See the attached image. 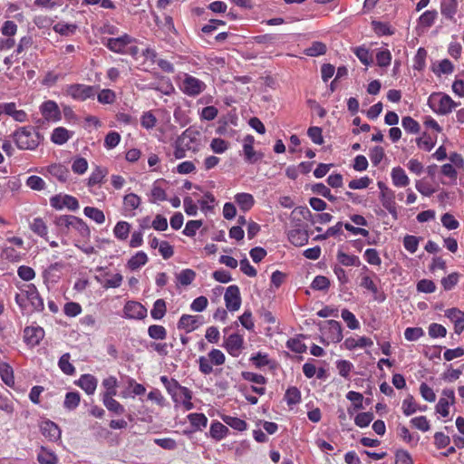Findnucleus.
Returning <instances> with one entry per match:
<instances>
[{"instance_id": "1", "label": "nucleus", "mask_w": 464, "mask_h": 464, "mask_svg": "<svg viewBox=\"0 0 464 464\" xmlns=\"http://www.w3.org/2000/svg\"><path fill=\"white\" fill-rule=\"evenodd\" d=\"M16 147L22 150H35L44 137L33 126L18 128L12 135Z\"/></svg>"}, {"instance_id": "2", "label": "nucleus", "mask_w": 464, "mask_h": 464, "mask_svg": "<svg viewBox=\"0 0 464 464\" xmlns=\"http://www.w3.org/2000/svg\"><path fill=\"white\" fill-rule=\"evenodd\" d=\"M21 292L27 298L30 304L29 313L41 312L44 310V301L34 284L24 285L21 288Z\"/></svg>"}, {"instance_id": "3", "label": "nucleus", "mask_w": 464, "mask_h": 464, "mask_svg": "<svg viewBox=\"0 0 464 464\" xmlns=\"http://www.w3.org/2000/svg\"><path fill=\"white\" fill-rule=\"evenodd\" d=\"M98 87L75 83L69 85L66 89V92L74 100L86 101L87 99L93 98L97 92Z\"/></svg>"}, {"instance_id": "4", "label": "nucleus", "mask_w": 464, "mask_h": 464, "mask_svg": "<svg viewBox=\"0 0 464 464\" xmlns=\"http://www.w3.org/2000/svg\"><path fill=\"white\" fill-rule=\"evenodd\" d=\"M430 106L437 113L445 115L450 113L456 106V103L449 95H439L430 100Z\"/></svg>"}, {"instance_id": "5", "label": "nucleus", "mask_w": 464, "mask_h": 464, "mask_svg": "<svg viewBox=\"0 0 464 464\" xmlns=\"http://www.w3.org/2000/svg\"><path fill=\"white\" fill-rule=\"evenodd\" d=\"M124 317L142 320L147 316V308L137 301H128L123 307Z\"/></svg>"}, {"instance_id": "6", "label": "nucleus", "mask_w": 464, "mask_h": 464, "mask_svg": "<svg viewBox=\"0 0 464 464\" xmlns=\"http://www.w3.org/2000/svg\"><path fill=\"white\" fill-rule=\"evenodd\" d=\"M226 307L231 312L237 311L241 305V295L237 285H229L224 295Z\"/></svg>"}, {"instance_id": "7", "label": "nucleus", "mask_w": 464, "mask_h": 464, "mask_svg": "<svg viewBox=\"0 0 464 464\" xmlns=\"http://www.w3.org/2000/svg\"><path fill=\"white\" fill-rule=\"evenodd\" d=\"M205 87L206 85L202 81L191 75H186L181 84L182 92L189 96L198 95L204 91Z\"/></svg>"}, {"instance_id": "8", "label": "nucleus", "mask_w": 464, "mask_h": 464, "mask_svg": "<svg viewBox=\"0 0 464 464\" xmlns=\"http://www.w3.org/2000/svg\"><path fill=\"white\" fill-rule=\"evenodd\" d=\"M132 42H134V39L125 34L117 38H108L106 42H103V44L111 52L124 53L125 47Z\"/></svg>"}, {"instance_id": "9", "label": "nucleus", "mask_w": 464, "mask_h": 464, "mask_svg": "<svg viewBox=\"0 0 464 464\" xmlns=\"http://www.w3.org/2000/svg\"><path fill=\"white\" fill-rule=\"evenodd\" d=\"M40 431L50 441H57L61 438V430L57 424L50 420H42L39 424Z\"/></svg>"}, {"instance_id": "10", "label": "nucleus", "mask_w": 464, "mask_h": 464, "mask_svg": "<svg viewBox=\"0 0 464 464\" xmlns=\"http://www.w3.org/2000/svg\"><path fill=\"white\" fill-rule=\"evenodd\" d=\"M254 142L255 139L251 135H246L244 139L243 151L245 160L246 162L251 164L257 162L263 157L261 152H257L254 150Z\"/></svg>"}, {"instance_id": "11", "label": "nucleus", "mask_w": 464, "mask_h": 464, "mask_svg": "<svg viewBox=\"0 0 464 464\" xmlns=\"http://www.w3.org/2000/svg\"><path fill=\"white\" fill-rule=\"evenodd\" d=\"M243 343L244 339L242 335L232 334L225 340L224 347L230 355L237 357L241 353Z\"/></svg>"}, {"instance_id": "12", "label": "nucleus", "mask_w": 464, "mask_h": 464, "mask_svg": "<svg viewBox=\"0 0 464 464\" xmlns=\"http://www.w3.org/2000/svg\"><path fill=\"white\" fill-rule=\"evenodd\" d=\"M43 117L48 121H57L61 119V111L53 101H46L40 107Z\"/></svg>"}, {"instance_id": "13", "label": "nucleus", "mask_w": 464, "mask_h": 464, "mask_svg": "<svg viewBox=\"0 0 464 464\" xmlns=\"http://www.w3.org/2000/svg\"><path fill=\"white\" fill-rule=\"evenodd\" d=\"M6 114L16 121L24 122L26 121L27 115L24 111L17 110L14 102H7L0 104V116Z\"/></svg>"}, {"instance_id": "14", "label": "nucleus", "mask_w": 464, "mask_h": 464, "mask_svg": "<svg viewBox=\"0 0 464 464\" xmlns=\"http://www.w3.org/2000/svg\"><path fill=\"white\" fill-rule=\"evenodd\" d=\"M44 337V331L40 326H27L24 331V341L33 346L39 344Z\"/></svg>"}, {"instance_id": "15", "label": "nucleus", "mask_w": 464, "mask_h": 464, "mask_svg": "<svg viewBox=\"0 0 464 464\" xmlns=\"http://www.w3.org/2000/svg\"><path fill=\"white\" fill-rule=\"evenodd\" d=\"M445 316L454 324L455 333L460 334L464 330V313L454 307L446 310Z\"/></svg>"}, {"instance_id": "16", "label": "nucleus", "mask_w": 464, "mask_h": 464, "mask_svg": "<svg viewBox=\"0 0 464 464\" xmlns=\"http://www.w3.org/2000/svg\"><path fill=\"white\" fill-rule=\"evenodd\" d=\"M200 317L198 315L183 314L178 323V328L184 330L186 333H190L200 324Z\"/></svg>"}, {"instance_id": "17", "label": "nucleus", "mask_w": 464, "mask_h": 464, "mask_svg": "<svg viewBox=\"0 0 464 464\" xmlns=\"http://www.w3.org/2000/svg\"><path fill=\"white\" fill-rule=\"evenodd\" d=\"M380 199L382 207L389 211L394 218L397 217V208L395 202V193L392 189L385 193H380Z\"/></svg>"}, {"instance_id": "18", "label": "nucleus", "mask_w": 464, "mask_h": 464, "mask_svg": "<svg viewBox=\"0 0 464 464\" xmlns=\"http://www.w3.org/2000/svg\"><path fill=\"white\" fill-rule=\"evenodd\" d=\"M48 173L57 179L60 182H66L70 176L68 168L60 163H54L47 167Z\"/></svg>"}, {"instance_id": "19", "label": "nucleus", "mask_w": 464, "mask_h": 464, "mask_svg": "<svg viewBox=\"0 0 464 464\" xmlns=\"http://www.w3.org/2000/svg\"><path fill=\"white\" fill-rule=\"evenodd\" d=\"M324 329L327 330L328 337L332 342L338 343L343 339V332L341 324L335 320H328L325 322Z\"/></svg>"}, {"instance_id": "20", "label": "nucleus", "mask_w": 464, "mask_h": 464, "mask_svg": "<svg viewBox=\"0 0 464 464\" xmlns=\"http://www.w3.org/2000/svg\"><path fill=\"white\" fill-rule=\"evenodd\" d=\"M189 132H182V134L176 140V147L174 150V157L176 159H183L186 156V150H191L192 146L187 142V138Z\"/></svg>"}, {"instance_id": "21", "label": "nucleus", "mask_w": 464, "mask_h": 464, "mask_svg": "<svg viewBox=\"0 0 464 464\" xmlns=\"http://www.w3.org/2000/svg\"><path fill=\"white\" fill-rule=\"evenodd\" d=\"M75 216L63 215L56 217L54 224L63 234H68L72 228Z\"/></svg>"}, {"instance_id": "22", "label": "nucleus", "mask_w": 464, "mask_h": 464, "mask_svg": "<svg viewBox=\"0 0 464 464\" xmlns=\"http://www.w3.org/2000/svg\"><path fill=\"white\" fill-rule=\"evenodd\" d=\"M309 236L306 231L302 229H292L288 232V239L289 241L296 246H302L308 242Z\"/></svg>"}, {"instance_id": "23", "label": "nucleus", "mask_w": 464, "mask_h": 464, "mask_svg": "<svg viewBox=\"0 0 464 464\" xmlns=\"http://www.w3.org/2000/svg\"><path fill=\"white\" fill-rule=\"evenodd\" d=\"M392 183L396 187H406L410 183V179L406 175L404 169L401 167H396L392 169Z\"/></svg>"}, {"instance_id": "24", "label": "nucleus", "mask_w": 464, "mask_h": 464, "mask_svg": "<svg viewBox=\"0 0 464 464\" xmlns=\"http://www.w3.org/2000/svg\"><path fill=\"white\" fill-rule=\"evenodd\" d=\"M97 379L91 374H83L79 380V386L85 391L87 394H93L97 387Z\"/></svg>"}, {"instance_id": "25", "label": "nucleus", "mask_w": 464, "mask_h": 464, "mask_svg": "<svg viewBox=\"0 0 464 464\" xmlns=\"http://www.w3.org/2000/svg\"><path fill=\"white\" fill-rule=\"evenodd\" d=\"M235 201L244 212L250 210L255 204L254 197L249 193H237Z\"/></svg>"}, {"instance_id": "26", "label": "nucleus", "mask_w": 464, "mask_h": 464, "mask_svg": "<svg viewBox=\"0 0 464 464\" xmlns=\"http://www.w3.org/2000/svg\"><path fill=\"white\" fill-rule=\"evenodd\" d=\"M343 344L346 349L351 351L357 347H370L373 344V342L372 341V339L365 336L359 337L358 339L350 337L344 341Z\"/></svg>"}, {"instance_id": "27", "label": "nucleus", "mask_w": 464, "mask_h": 464, "mask_svg": "<svg viewBox=\"0 0 464 464\" xmlns=\"http://www.w3.org/2000/svg\"><path fill=\"white\" fill-rule=\"evenodd\" d=\"M402 411L406 416L412 415L417 411H424L427 406L420 407L411 395L407 396L402 401Z\"/></svg>"}, {"instance_id": "28", "label": "nucleus", "mask_w": 464, "mask_h": 464, "mask_svg": "<svg viewBox=\"0 0 464 464\" xmlns=\"http://www.w3.org/2000/svg\"><path fill=\"white\" fill-rule=\"evenodd\" d=\"M72 137L70 131L63 127L55 128L52 133L51 140L58 145L64 144Z\"/></svg>"}, {"instance_id": "29", "label": "nucleus", "mask_w": 464, "mask_h": 464, "mask_svg": "<svg viewBox=\"0 0 464 464\" xmlns=\"http://www.w3.org/2000/svg\"><path fill=\"white\" fill-rule=\"evenodd\" d=\"M228 429L227 426L219 421H215L211 424L209 430V435L216 440H220L227 436Z\"/></svg>"}, {"instance_id": "30", "label": "nucleus", "mask_w": 464, "mask_h": 464, "mask_svg": "<svg viewBox=\"0 0 464 464\" xmlns=\"http://www.w3.org/2000/svg\"><path fill=\"white\" fill-rule=\"evenodd\" d=\"M83 239L88 240L91 236V230L88 225L80 218L75 217L72 228Z\"/></svg>"}, {"instance_id": "31", "label": "nucleus", "mask_w": 464, "mask_h": 464, "mask_svg": "<svg viewBox=\"0 0 464 464\" xmlns=\"http://www.w3.org/2000/svg\"><path fill=\"white\" fill-rule=\"evenodd\" d=\"M0 376L2 381L9 387H13L14 384V372L12 367L5 363H0Z\"/></svg>"}, {"instance_id": "32", "label": "nucleus", "mask_w": 464, "mask_h": 464, "mask_svg": "<svg viewBox=\"0 0 464 464\" xmlns=\"http://www.w3.org/2000/svg\"><path fill=\"white\" fill-rule=\"evenodd\" d=\"M37 459L40 464H57L58 461L54 452L47 450L45 447H41Z\"/></svg>"}, {"instance_id": "33", "label": "nucleus", "mask_w": 464, "mask_h": 464, "mask_svg": "<svg viewBox=\"0 0 464 464\" xmlns=\"http://www.w3.org/2000/svg\"><path fill=\"white\" fill-rule=\"evenodd\" d=\"M102 401L105 407L115 414L121 415L125 412L124 407L113 396H102Z\"/></svg>"}, {"instance_id": "34", "label": "nucleus", "mask_w": 464, "mask_h": 464, "mask_svg": "<svg viewBox=\"0 0 464 464\" xmlns=\"http://www.w3.org/2000/svg\"><path fill=\"white\" fill-rule=\"evenodd\" d=\"M192 395L191 392L186 388L183 387L179 392H178L177 400H174L176 402L182 403L186 411L191 410L194 405L191 402Z\"/></svg>"}, {"instance_id": "35", "label": "nucleus", "mask_w": 464, "mask_h": 464, "mask_svg": "<svg viewBox=\"0 0 464 464\" xmlns=\"http://www.w3.org/2000/svg\"><path fill=\"white\" fill-rule=\"evenodd\" d=\"M326 51L327 47L324 43L315 41L312 43L311 46L304 49V53L307 56L315 57L324 54Z\"/></svg>"}, {"instance_id": "36", "label": "nucleus", "mask_w": 464, "mask_h": 464, "mask_svg": "<svg viewBox=\"0 0 464 464\" xmlns=\"http://www.w3.org/2000/svg\"><path fill=\"white\" fill-rule=\"evenodd\" d=\"M148 262V256L143 251L137 252L127 263L130 270H136Z\"/></svg>"}, {"instance_id": "37", "label": "nucleus", "mask_w": 464, "mask_h": 464, "mask_svg": "<svg viewBox=\"0 0 464 464\" xmlns=\"http://www.w3.org/2000/svg\"><path fill=\"white\" fill-rule=\"evenodd\" d=\"M440 11L445 17L452 19L457 12V0H442Z\"/></svg>"}, {"instance_id": "38", "label": "nucleus", "mask_w": 464, "mask_h": 464, "mask_svg": "<svg viewBox=\"0 0 464 464\" xmlns=\"http://www.w3.org/2000/svg\"><path fill=\"white\" fill-rule=\"evenodd\" d=\"M107 174L108 170L105 168L96 167L88 179V186L92 187L102 183Z\"/></svg>"}, {"instance_id": "39", "label": "nucleus", "mask_w": 464, "mask_h": 464, "mask_svg": "<svg viewBox=\"0 0 464 464\" xmlns=\"http://www.w3.org/2000/svg\"><path fill=\"white\" fill-rule=\"evenodd\" d=\"M83 213L86 217L94 220L98 224H102L105 221L104 213L97 208L85 207L83 209Z\"/></svg>"}, {"instance_id": "40", "label": "nucleus", "mask_w": 464, "mask_h": 464, "mask_svg": "<svg viewBox=\"0 0 464 464\" xmlns=\"http://www.w3.org/2000/svg\"><path fill=\"white\" fill-rule=\"evenodd\" d=\"M71 355L69 353H66L63 354L58 362L59 368L61 371L67 374V375H72L75 372L74 366L70 362Z\"/></svg>"}, {"instance_id": "41", "label": "nucleus", "mask_w": 464, "mask_h": 464, "mask_svg": "<svg viewBox=\"0 0 464 464\" xmlns=\"http://www.w3.org/2000/svg\"><path fill=\"white\" fill-rule=\"evenodd\" d=\"M130 229V225L126 221H119L114 227V236L120 240L127 239Z\"/></svg>"}, {"instance_id": "42", "label": "nucleus", "mask_w": 464, "mask_h": 464, "mask_svg": "<svg viewBox=\"0 0 464 464\" xmlns=\"http://www.w3.org/2000/svg\"><path fill=\"white\" fill-rule=\"evenodd\" d=\"M140 202H141L140 198L134 193L127 194L123 198V205H124L125 209L128 211H132V210H135L136 208H138L140 205Z\"/></svg>"}, {"instance_id": "43", "label": "nucleus", "mask_w": 464, "mask_h": 464, "mask_svg": "<svg viewBox=\"0 0 464 464\" xmlns=\"http://www.w3.org/2000/svg\"><path fill=\"white\" fill-rule=\"evenodd\" d=\"M337 260L339 263L345 266H359L360 260L359 257L353 255H348L343 251H338L337 253Z\"/></svg>"}, {"instance_id": "44", "label": "nucleus", "mask_w": 464, "mask_h": 464, "mask_svg": "<svg viewBox=\"0 0 464 464\" xmlns=\"http://www.w3.org/2000/svg\"><path fill=\"white\" fill-rule=\"evenodd\" d=\"M167 311L166 302L163 299H158L153 304V308L150 311L152 318L156 320L161 319Z\"/></svg>"}, {"instance_id": "45", "label": "nucleus", "mask_w": 464, "mask_h": 464, "mask_svg": "<svg viewBox=\"0 0 464 464\" xmlns=\"http://www.w3.org/2000/svg\"><path fill=\"white\" fill-rule=\"evenodd\" d=\"M188 419L190 424L197 430H201L208 424V418L203 413H190Z\"/></svg>"}, {"instance_id": "46", "label": "nucleus", "mask_w": 464, "mask_h": 464, "mask_svg": "<svg viewBox=\"0 0 464 464\" xmlns=\"http://www.w3.org/2000/svg\"><path fill=\"white\" fill-rule=\"evenodd\" d=\"M118 382L114 376H109L102 381V386L105 388V392L102 396H115L117 394Z\"/></svg>"}, {"instance_id": "47", "label": "nucleus", "mask_w": 464, "mask_h": 464, "mask_svg": "<svg viewBox=\"0 0 464 464\" xmlns=\"http://www.w3.org/2000/svg\"><path fill=\"white\" fill-rule=\"evenodd\" d=\"M353 53L362 64L370 65L372 63V56L364 46L354 48Z\"/></svg>"}, {"instance_id": "48", "label": "nucleus", "mask_w": 464, "mask_h": 464, "mask_svg": "<svg viewBox=\"0 0 464 464\" xmlns=\"http://www.w3.org/2000/svg\"><path fill=\"white\" fill-rule=\"evenodd\" d=\"M401 125L404 130L410 133H419L420 126L417 121L412 119L411 116H405L401 120Z\"/></svg>"}, {"instance_id": "49", "label": "nucleus", "mask_w": 464, "mask_h": 464, "mask_svg": "<svg viewBox=\"0 0 464 464\" xmlns=\"http://www.w3.org/2000/svg\"><path fill=\"white\" fill-rule=\"evenodd\" d=\"M148 334L154 340H164L167 336V330L162 325L152 324L148 328Z\"/></svg>"}, {"instance_id": "50", "label": "nucleus", "mask_w": 464, "mask_h": 464, "mask_svg": "<svg viewBox=\"0 0 464 464\" xmlns=\"http://www.w3.org/2000/svg\"><path fill=\"white\" fill-rule=\"evenodd\" d=\"M97 99L102 104H112L116 101V94L111 89H103L98 93Z\"/></svg>"}, {"instance_id": "51", "label": "nucleus", "mask_w": 464, "mask_h": 464, "mask_svg": "<svg viewBox=\"0 0 464 464\" xmlns=\"http://www.w3.org/2000/svg\"><path fill=\"white\" fill-rule=\"evenodd\" d=\"M336 368L338 370L339 374L345 378H350V373L353 369V365L351 362L347 360H339L336 362Z\"/></svg>"}, {"instance_id": "52", "label": "nucleus", "mask_w": 464, "mask_h": 464, "mask_svg": "<svg viewBox=\"0 0 464 464\" xmlns=\"http://www.w3.org/2000/svg\"><path fill=\"white\" fill-rule=\"evenodd\" d=\"M223 420L231 428L243 431L246 430L247 424L244 420H241L237 417L226 416L223 418Z\"/></svg>"}, {"instance_id": "53", "label": "nucleus", "mask_w": 464, "mask_h": 464, "mask_svg": "<svg viewBox=\"0 0 464 464\" xmlns=\"http://www.w3.org/2000/svg\"><path fill=\"white\" fill-rule=\"evenodd\" d=\"M342 318L346 323L347 326L352 329L355 330L358 329L360 326V324L358 320L356 319L355 315L350 312L348 309H343L342 311Z\"/></svg>"}, {"instance_id": "54", "label": "nucleus", "mask_w": 464, "mask_h": 464, "mask_svg": "<svg viewBox=\"0 0 464 464\" xmlns=\"http://www.w3.org/2000/svg\"><path fill=\"white\" fill-rule=\"evenodd\" d=\"M196 277V273L192 269H184L178 276L177 279L182 285H188Z\"/></svg>"}, {"instance_id": "55", "label": "nucleus", "mask_w": 464, "mask_h": 464, "mask_svg": "<svg viewBox=\"0 0 464 464\" xmlns=\"http://www.w3.org/2000/svg\"><path fill=\"white\" fill-rule=\"evenodd\" d=\"M285 398L288 405L296 404L301 400V393L296 387H290L286 390Z\"/></svg>"}, {"instance_id": "56", "label": "nucleus", "mask_w": 464, "mask_h": 464, "mask_svg": "<svg viewBox=\"0 0 464 464\" xmlns=\"http://www.w3.org/2000/svg\"><path fill=\"white\" fill-rule=\"evenodd\" d=\"M437 15H438V13L436 10L426 11L420 15V24L422 26L430 27L434 24V22L437 18Z\"/></svg>"}, {"instance_id": "57", "label": "nucleus", "mask_w": 464, "mask_h": 464, "mask_svg": "<svg viewBox=\"0 0 464 464\" xmlns=\"http://www.w3.org/2000/svg\"><path fill=\"white\" fill-rule=\"evenodd\" d=\"M80 403V394L78 392H67L63 405L68 410L75 409Z\"/></svg>"}, {"instance_id": "58", "label": "nucleus", "mask_w": 464, "mask_h": 464, "mask_svg": "<svg viewBox=\"0 0 464 464\" xmlns=\"http://www.w3.org/2000/svg\"><path fill=\"white\" fill-rule=\"evenodd\" d=\"M312 190H313L314 193L321 195V196L326 198L330 201H334L336 199L335 197H334L332 195L330 188H328L323 183L314 184L312 187Z\"/></svg>"}, {"instance_id": "59", "label": "nucleus", "mask_w": 464, "mask_h": 464, "mask_svg": "<svg viewBox=\"0 0 464 464\" xmlns=\"http://www.w3.org/2000/svg\"><path fill=\"white\" fill-rule=\"evenodd\" d=\"M31 229L40 237L47 235V227L42 218H34L30 225Z\"/></svg>"}, {"instance_id": "60", "label": "nucleus", "mask_w": 464, "mask_h": 464, "mask_svg": "<svg viewBox=\"0 0 464 464\" xmlns=\"http://www.w3.org/2000/svg\"><path fill=\"white\" fill-rule=\"evenodd\" d=\"M374 416L372 412H361L358 413L354 419V422L361 428L367 427L373 420Z\"/></svg>"}, {"instance_id": "61", "label": "nucleus", "mask_w": 464, "mask_h": 464, "mask_svg": "<svg viewBox=\"0 0 464 464\" xmlns=\"http://www.w3.org/2000/svg\"><path fill=\"white\" fill-rule=\"evenodd\" d=\"M26 186L34 190H43L45 188L44 180L39 176H30L26 179Z\"/></svg>"}, {"instance_id": "62", "label": "nucleus", "mask_w": 464, "mask_h": 464, "mask_svg": "<svg viewBox=\"0 0 464 464\" xmlns=\"http://www.w3.org/2000/svg\"><path fill=\"white\" fill-rule=\"evenodd\" d=\"M286 347L296 353H303L306 351V345L297 338L289 339Z\"/></svg>"}, {"instance_id": "63", "label": "nucleus", "mask_w": 464, "mask_h": 464, "mask_svg": "<svg viewBox=\"0 0 464 464\" xmlns=\"http://www.w3.org/2000/svg\"><path fill=\"white\" fill-rule=\"evenodd\" d=\"M87 169L88 162L84 158L82 157L76 158L72 164V171L79 175L85 173Z\"/></svg>"}, {"instance_id": "64", "label": "nucleus", "mask_w": 464, "mask_h": 464, "mask_svg": "<svg viewBox=\"0 0 464 464\" xmlns=\"http://www.w3.org/2000/svg\"><path fill=\"white\" fill-rule=\"evenodd\" d=\"M417 290L421 293L430 294L436 291V285L431 280L421 279L417 283Z\"/></svg>"}]
</instances>
